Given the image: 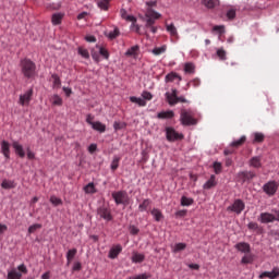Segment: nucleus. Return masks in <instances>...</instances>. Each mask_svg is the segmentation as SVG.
<instances>
[{
  "label": "nucleus",
  "mask_w": 279,
  "mask_h": 279,
  "mask_svg": "<svg viewBox=\"0 0 279 279\" xmlns=\"http://www.w3.org/2000/svg\"><path fill=\"white\" fill-rule=\"evenodd\" d=\"M20 64L24 77H26L27 80L36 77V63H34L32 59H23L21 60Z\"/></svg>",
  "instance_id": "nucleus-1"
},
{
  "label": "nucleus",
  "mask_w": 279,
  "mask_h": 279,
  "mask_svg": "<svg viewBox=\"0 0 279 279\" xmlns=\"http://www.w3.org/2000/svg\"><path fill=\"white\" fill-rule=\"evenodd\" d=\"M180 121L181 125L191 126L197 123V119H195V113L191 109H182L180 112Z\"/></svg>",
  "instance_id": "nucleus-2"
},
{
  "label": "nucleus",
  "mask_w": 279,
  "mask_h": 279,
  "mask_svg": "<svg viewBox=\"0 0 279 279\" xmlns=\"http://www.w3.org/2000/svg\"><path fill=\"white\" fill-rule=\"evenodd\" d=\"M111 196L114 199L117 206H119L121 204L123 206H128V204H130V196L128 195V192H125V191L113 192L111 194Z\"/></svg>",
  "instance_id": "nucleus-3"
},
{
  "label": "nucleus",
  "mask_w": 279,
  "mask_h": 279,
  "mask_svg": "<svg viewBox=\"0 0 279 279\" xmlns=\"http://www.w3.org/2000/svg\"><path fill=\"white\" fill-rule=\"evenodd\" d=\"M145 16L147 19L145 27H151L156 25V21H158V19H160L162 15L154 11V9L147 8Z\"/></svg>",
  "instance_id": "nucleus-4"
},
{
  "label": "nucleus",
  "mask_w": 279,
  "mask_h": 279,
  "mask_svg": "<svg viewBox=\"0 0 279 279\" xmlns=\"http://www.w3.org/2000/svg\"><path fill=\"white\" fill-rule=\"evenodd\" d=\"M278 187H279V184L272 180V181L266 182L263 185L262 191H264V193L268 197H274L276 195V193H278Z\"/></svg>",
  "instance_id": "nucleus-5"
},
{
  "label": "nucleus",
  "mask_w": 279,
  "mask_h": 279,
  "mask_svg": "<svg viewBox=\"0 0 279 279\" xmlns=\"http://www.w3.org/2000/svg\"><path fill=\"white\" fill-rule=\"evenodd\" d=\"M274 214L262 213L259 215L260 223H274V221H279V210L274 209Z\"/></svg>",
  "instance_id": "nucleus-6"
},
{
  "label": "nucleus",
  "mask_w": 279,
  "mask_h": 279,
  "mask_svg": "<svg viewBox=\"0 0 279 279\" xmlns=\"http://www.w3.org/2000/svg\"><path fill=\"white\" fill-rule=\"evenodd\" d=\"M228 213H234L235 215H241L243 210H245V202H243L241 198H238L233 202L232 205L227 207Z\"/></svg>",
  "instance_id": "nucleus-7"
},
{
  "label": "nucleus",
  "mask_w": 279,
  "mask_h": 279,
  "mask_svg": "<svg viewBox=\"0 0 279 279\" xmlns=\"http://www.w3.org/2000/svg\"><path fill=\"white\" fill-rule=\"evenodd\" d=\"M166 137L170 143H174V141H182L184 135L182 133H178L175 129L168 126L166 128Z\"/></svg>",
  "instance_id": "nucleus-8"
},
{
  "label": "nucleus",
  "mask_w": 279,
  "mask_h": 279,
  "mask_svg": "<svg viewBox=\"0 0 279 279\" xmlns=\"http://www.w3.org/2000/svg\"><path fill=\"white\" fill-rule=\"evenodd\" d=\"M97 216L99 219H104L105 221H112V210L108 206H100L97 209Z\"/></svg>",
  "instance_id": "nucleus-9"
},
{
  "label": "nucleus",
  "mask_w": 279,
  "mask_h": 279,
  "mask_svg": "<svg viewBox=\"0 0 279 279\" xmlns=\"http://www.w3.org/2000/svg\"><path fill=\"white\" fill-rule=\"evenodd\" d=\"M32 97H34L33 88L26 90L23 95L20 96L21 106H29V101H32Z\"/></svg>",
  "instance_id": "nucleus-10"
},
{
  "label": "nucleus",
  "mask_w": 279,
  "mask_h": 279,
  "mask_svg": "<svg viewBox=\"0 0 279 279\" xmlns=\"http://www.w3.org/2000/svg\"><path fill=\"white\" fill-rule=\"evenodd\" d=\"M238 178L243 182H250L251 180H254L256 178V173L252 171H242L238 173Z\"/></svg>",
  "instance_id": "nucleus-11"
},
{
  "label": "nucleus",
  "mask_w": 279,
  "mask_h": 279,
  "mask_svg": "<svg viewBox=\"0 0 279 279\" xmlns=\"http://www.w3.org/2000/svg\"><path fill=\"white\" fill-rule=\"evenodd\" d=\"M201 3L207 10H215V8H219L221 5L220 0H201Z\"/></svg>",
  "instance_id": "nucleus-12"
},
{
  "label": "nucleus",
  "mask_w": 279,
  "mask_h": 279,
  "mask_svg": "<svg viewBox=\"0 0 279 279\" xmlns=\"http://www.w3.org/2000/svg\"><path fill=\"white\" fill-rule=\"evenodd\" d=\"M166 99L169 106H175L178 104V89H172V93H166Z\"/></svg>",
  "instance_id": "nucleus-13"
},
{
  "label": "nucleus",
  "mask_w": 279,
  "mask_h": 279,
  "mask_svg": "<svg viewBox=\"0 0 279 279\" xmlns=\"http://www.w3.org/2000/svg\"><path fill=\"white\" fill-rule=\"evenodd\" d=\"M235 250H238V252H241L242 254H250V252H252V246H250V243L240 242L235 244Z\"/></svg>",
  "instance_id": "nucleus-14"
},
{
  "label": "nucleus",
  "mask_w": 279,
  "mask_h": 279,
  "mask_svg": "<svg viewBox=\"0 0 279 279\" xmlns=\"http://www.w3.org/2000/svg\"><path fill=\"white\" fill-rule=\"evenodd\" d=\"M215 186H217V177L211 174L209 180L203 185V189L205 191H210V189H215Z\"/></svg>",
  "instance_id": "nucleus-15"
},
{
  "label": "nucleus",
  "mask_w": 279,
  "mask_h": 279,
  "mask_svg": "<svg viewBox=\"0 0 279 279\" xmlns=\"http://www.w3.org/2000/svg\"><path fill=\"white\" fill-rule=\"evenodd\" d=\"M120 252H123V247L121 246V244L112 246L111 250L109 251V258L111 259L117 258Z\"/></svg>",
  "instance_id": "nucleus-16"
},
{
  "label": "nucleus",
  "mask_w": 279,
  "mask_h": 279,
  "mask_svg": "<svg viewBox=\"0 0 279 279\" xmlns=\"http://www.w3.org/2000/svg\"><path fill=\"white\" fill-rule=\"evenodd\" d=\"M12 147L20 158H25V150L23 149V145H21L19 142H13Z\"/></svg>",
  "instance_id": "nucleus-17"
},
{
  "label": "nucleus",
  "mask_w": 279,
  "mask_h": 279,
  "mask_svg": "<svg viewBox=\"0 0 279 279\" xmlns=\"http://www.w3.org/2000/svg\"><path fill=\"white\" fill-rule=\"evenodd\" d=\"M1 151L7 159H10V143L8 141L1 142Z\"/></svg>",
  "instance_id": "nucleus-18"
},
{
  "label": "nucleus",
  "mask_w": 279,
  "mask_h": 279,
  "mask_svg": "<svg viewBox=\"0 0 279 279\" xmlns=\"http://www.w3.org/2000/svg\"><path fill=\"white\" fill-rule=\"evenodd\" d=\"M175 80H179V82H182V76H180L175 72H170L169 74L166 75L165 82L169 84V82H175Z\"/></svg>",
  "instance_id": "nucleus-19"
},
{
  "label": "nucleus",
  "mask_w": 279,
  "mask_h": 279,
  "mask_svg": "<svg viewBox=\"0 0 279 279\" xmlns=\"http://www.w3.org/2000/svg\"><path fill=\"white\" fill-rule=\"evenodd\" d=\"M254 263V254L252 252L245 253L241 259L242 265H252Z\"/></svg>",
  "instance_id": "nucleus-20"
},
{
  "label": "nucleus",
  "mask_w": 279,
  "mask_h": 279,
  "mask_svg": "<svg viewBox=\"0 0 279 279\" xmlns=\"http://www.w3.org/2000/svg\"><path fill=\"white\" fill-rule=\"evenodd\" d=\"M175 117V113L173 110L168 111H161L157 114V119H173Z\"/></svg>",
  "instance_id": "nucleus-21"
},
{
  "label": "nucleus",
  "mask_w": 279,
  "mask_h": 279,
  "mask_svg": "<svg viewBox=\"0 0 279 279\" xmlns=\"http://www.w3.org/2000/svg\"><path fill=\"white\" fill-rule=\"evenodd\" d=\"M150 215H153L155 221H162V219L165 218V216L162 215V211H160V209L158 208H153L150 210Z\"/></svg>",
  "instance_id": "nucleus-22"
},
{
  "label": "nucleus",
  "mask_w": 279,
  "mask_h": 279,
  "mask_svg": "<svg viewBox=\"0 0 279 279\" xmlns=\"http://www.w3.org/2000/svg\"><path fill=\"white\" fill-rule=\"evenodd\" d=\"M130 101L132 104H137V106H140L141 108H145V106H147V101H145V99L138 98L136 96H131Z\"/></svg>",
  "instance_id": "nucleus-23"
},
{
  "label": "nucleus",
  "mask_w": 279,
  "mask_h": 279,
  "mask_svg": "<svg viewBox=\"0 0 279 279\" xmlns=\"http://www.w3.org/2000/svg\"><path fill=\"white\" fill-rule=\"evenodd\" d=\"M23 274L19 272L15 268L8 272L7 279H21Z\"/></svg>",
  "instance_id": "nucleus-24"
},
{
  "label": "nucleus",
  "mask_w": 279,
  "mask_h": 279,
  "mask_svg": "<svg viewBox=\"0 0 279 279\" xmlns=\"http://www.w3.org/2000/svg\"><path fill=\"white\" fill-rule=\"evenodd\" d=\"M92 128L93 130H96V132H100V133L106 132V124L99 121L92 123Z\"/></svg>",
  "instance_id": "nucleus-25"
},
{
  "label": "nucleus",
  "mask_w": 279,
  "mask_h": 279,
  "mask_svg": "<svg viewBox=\"0 0 279 279\" xmlns=\"http://www.w3.org/2000/svg\"><path fill=\"white\" fill-rule=\"evenodd\" d=\"M250 167H254V169H260V167H263V163L260 162V157L251 158Z\"/></svg>",
  "instance_id": "nucleus-26"
},
{
  "label": "nucleus",
  "mask_w": 279,
  "mask_h": 279,
  "mask_svg": "<svg viewBox=\"0 0 279 279\" xmlns=\"http://www.w3.org/2000/svg\"><path fill=\"white\" fill-rule=\"evenodd\" d=\"M62 19H64V14L62 13H54L52 14V25H60V23H62Z\"/></svg>",
  "instance_id": "nucleus-27"
},
{
  "label": "nucleus",
  "mask_w": 279,
  "mask_h": 279,
  "mask_svg": "<svg viewBox=\"0 0 279 279\" xmlns=\"http://www.w3.org/2000/svg\"><path fill=\"white\" fill-rule=\"evenodd\" d=\"M149 206H151V199L146 198V199H144V201L140 204L138 210H140L141 213H145V210H147V208H149Z\"/></svg>",
  "instance_id": "nucleus-28"
},
{
  "label": "nucleus",
  "mask_w": 279,
  "mask_h": 279,
  "mask_svg": "<svg viewBox=\"0 0 279 279\" xmlns=\"http://www.w3.org/2000/svg\"><path fill=\"white\" fill-rule=\"evenodd\" d=\"M166 29L170 34V36H173L174 38H178V28H175V25L167 24Z\"/></svg>",
  "instance_id": "nucleus-29"
},
{
  "label": "nucleus",
  "mask_w": 279,
  "mask_h": 279,
  "mask_svg": "<svg viewBox=\"0 0 279 279\" xmlns=\"http://www.w3.org/2000/svg\"><path fill=\"white\" fill-rule=\"evenodd\" d=\"M1 186L5 190L9 189H16V183H14V181H10V180H3L1 183Z\"/></svg>",
  "instance_id": "nucleus-30"
},
{
  "label": "nucleus",
  "mask_w": 279,
  "mask_h": 279,
  "mask_svg": "<svg viewBox=\"0 0 279 279\" xmlns=\"http://www.w3.org/2000/svg\"><path fill=\"white\" fill-rule=\"evenodd\" d=\"M76 254H77V248H72L68 251L66 253L68 265H71V262L73 260V258H75Z\"/></svg>",
  "instance_id": "nucleus-31"
},
{
  "label": "nucleus",
  "mask_w": 279,
  "mask_h": 279,
  "mask_svg": "<svg viewBox=\"0 0 279 279\" xmlns=\"http://www.w3.org/2000/svg\"><path fill=\"white\" fill-rule=\"evenodd\" d=\"M50 101L52 106H62L63 100L62 97L58 96V94H54L51 98Z\"/></svg>",
  "instance_id": "nucleus-32"
},
{
  "label": "nucleus",
  "mask_w": 279,
  "mask_h": 279,
  "mask_svg": "<svg viewBox=\"0 0 279 279\" xmlns=\"http://www.w3.org/2000/svg\"><path fill=\"white\" fill-rule=\"evenodd\" d=\"M119 162H121V157L114 156L111 161V171H117L119 169Z\"/></svg>",
  "instance_id": "nucleus-33"
},
{
  "label": "nucleus",
  "mask_w": 279,
  "mask_h": 279,
  "mask_svg": "<svg viewBox=\"0 0 279 279\" xmlns=\"http://www.w3.org/2000/svg\"><path fill=\"white\" fill-rule=\"evenodd\" d=\"M78 56H82L85 60H88L90 58V53L88 52V49L84 47H78L77 49Z\"/></svg>",
  "instance_id": "nucleus-34"
},
{
  "label": "nucleus",
  "mask_w": 279,
  "mask_h": 279,
  "mask_svg": "<svg viewBox=\"0 0 279 279\" xmlns=\"http://www.w3.org/2000/svg\"><path fill=\"white\" fill-rule=\"evenodd\" d=\"M145 260V255L141 253H133L132 255V263H143Z\"/></svg>",
  "instance_id": "nucleus-35"
},
{
  "label": "nucleus",
  "mask_w": 279,
  "mask_h": 279,
  "mask_svg": "<svg viewBox=\"0 0 279 279\" xmlns=\"http://www.w3.org/2000/svg\"><path fill=\"white\" fill-rule=\"evenodd\" d=\"M184 250H186V243H177L174 244L172 252L178 254V252H184Z\"/></svg>",
  "instance_id": "nucleus-36"
},
{
  "label": "nucleus",
  "mask_w": 279,
  "mask_h": 279,
  "mask_svg": "<svg viewBox=\"0 0 279 279\" xmlns=\"http://www.w3.org/2000/svg\"><path fill=\"white\" fill-rule=\"evenodd\" d=\"M84 191H85V193L90 194V195L97 193V189H95V183H88V184L84 187Z\"/></svg>",
  "instance_id": "nucleus-37"
},
{
  "label": "nucleus",
  "mask_w": 279,
  "mask_h": 279,
  "mask_svg": "<svg viewBox=\"0 0 279 279\" xmlns=\"http://www.w3.org/2000/svg\"><path fill=\"white\" fill-rule=\"evenodd\" d=\"M247 228H248V230H254L258 234H260V232H263V228H260V226H258L256 222H250L247 225Z\"/></svg>",
  "instance_id": "nucleus-38"
},
{
  "label": "nucleus",
  "mask_w": 279,
  "mask_h": 279,
  "mask_svg": "<svg viewBox=\"0 0 279 279\" xmlns=\"http://www.w3.org/2000/svg\"><path fill=\"white\" fill-rule=\"evenodd\" d=\"M97 5H98V8H100V10H105V12H107V10L110 5V2H108V0H99L97 2Z\"/></svg>",
  "instance_id": "nucleus-39"
},
{
  "label": "nucleus",
  "mask_w": 279,
  "mask_h": 279,
  "mask_svg": "<svg viewBox=\"0 0 279 279\" xmlns=\"http://www.w3.org/2000/svg\"><path fill=\"white\" fill-rule=\"evenodd\" d=\"M245 141H247V137L243 135L240 140L232 142L231 147H241V145H243Z\"/></svg>",
  "instance_id": "nucleus-40"
},
{
  "label": "nucleus",
  "mask_w": 279,
  "mask_h": 279,
  "mask_svg": "<svg viewBox=\"0 0 279 279\" xmlns=\"http://www.w3.org/2000/svg\"><path fill=\"white\" fill-rule=\"evenodd\" d=\"M184 72L185 73H190V74L195 73V64H193V63H185Z\"/></svg>",
  "instance_id": "nucleus-41"
},
{
  "label": "nucleus",
  "mask_w": 279,
  "mask_h": 279,
  "mask_svg": "<svg viewBox=\"0 0 279 279\" xmlns=\"http://www.w3.org/2000/svg\"><path fill=\"white\" fill-rule=\"evenodd\" d=\"M165 51H167V47L166 46H161L159 48H154L153 49L154 56H162V53H165Z\"/></svg>",
  "instance_id": "nucleus-42"
},
{
  "label": "nucleus",
  "mask_w": 279,
  "mask_h": 279,
  "mask_svg": "<svg viewBox=\"0 0 279 279\" xmlns=\"http://www.w3.org/2000/svg\"><path fill=\"white\" fill-rule=\"evenodd\" d=\"M193 198H189L186 196L181 197V206H192Z\"/></svg>",
  "instance_id": "nucleus-43"
},
{
  "label": "nucleus",
  "mask_w": 279,
  "mask_h": 279,
  "mask_svg": "<svg viewBox=\"0 0 279 279\" xmlns=\"http://www.w3.org/2000/svg\"><path fill=\"white\" fill-rule=\"evenodd\" d=\"M140 47L138 46H133L131 47L126 52L125 56L132 57V56H136V53L138 52Z\"/></svg>",
  "instance_id": "nucleus-44"
},
{
  "label": "nucleus",
  "mask_w": 279,
  "mask_h": 279,
  "mask_svg": "<svg viewBox=\"0 0 279 279\" xmlns=\"http://www.w3.org/2000/svg\"><path fill=\"white\" fill-rule=\"evenodd\" d=\"M52 80H53V87L60 88V86L62 85V82L60 81V76H58L57 74H52Z\"/></svg>",
  "instance_id": "nucleus-45"
},
{
  "label": "nucleus",
  "mask_w": 279,
  "mask_h": 279,
  "mask_svg": "<svg viewBox=\"0 0 279 279\" xmlns=\"http://www.w3.org/2000/svg\"><path fill=\"white\" fill-rule=\"evenodd\" d=\"M40 228H43V225H40V223L32 225L28 228V234H34V232H36V230H40Z\"/></svg>",
  "instance_id": "nucleus-46"
},
{
  "label": "nucleus",
  "mask_w": 279,
  "mask_h": 279,
  "mask_svg": "<svg viewBox=\"0 0 279 279\" xmlns=\"http://www.w3.org/2000/svg\"><path fill=\"white\" fill-rule=\"evenodd\" d=\"M126 123L125 122H114L113 123V129L116 130V132H119V130H124V128H126Z\"/></svg>",
  "instance_id": "nucleus-47"
},
{
  "label": "nucleus",
  "mask_w": 279,
  "mask_h": 279,
  "mask_svg": "<svg viewBox=\"0 0 279 279\" xmlns=\"http://www.w3.org/2000/svg\"><path fill=\"white\" fill-rule=\"evenodd\" d=\"M213 167H214V171H215L216 175H219V173H221V169H222L221 162L216 161V162H214Z\"/></svg>",
  "instance_id": "nucleus-48"
},
{
  "label": "nucleus",
  "mask_w": 279,
  "mask_h": 279,
  "mask_svg": "<svg viewBox=\"0 0 279 279\" xmlns=\"http://www.w3.org/2000/svg\"><path fill=\"white\" fill-rule=\"evenodd\" d=\"M217 56H218V58H219V60H227V53H226V50H223V48H219L218 50H217Z\"/></svg>",
  "instance_id": "nucleus-49"
},
{
  "label": "nucleus",
  "mask_w": 279,
  "mask_h": 279,
  "mask_svg": "<svg viewBox=\"0 0 279 279\" xmlns=\"http://www.w3.org/2000/svg\"><path fill=\"white\" fill-rule=\"evenodd\" d=\"M50 202L53 206H61L62 199L57 196H51Z\"/></svg>",
  "instance_id": "nucleus-50"
},
{
  "label": "nucleus",
  "mask_w": 279,
  "mask_h": 279,
  "mask_svg": "<svg viewBox=\"0 0 279 279\" xmlns=\"http://www.w3.org/2000/svg\"><path fill=\"white\" fill-rule=\"evenodd\" d=\"M142 97L144 99V101H151L154 99V95H151V93L149 92H143L142 93Z\"/></svg>",
  "instance_id": "nucleus-51"
},
{
  "label": "nucleus",
  "mask_w": 279,
  "mask_h": 279,
  "mask_svg": "<svg viewBox=\"0 0 279 279\" xmlns=\"http://www.w3.org/2000/svg\"><path fill=\"white\" fill-rule=\"evenodd\" d=\"M119 34V28H114L112 32L109 33L108 38H110V40H114V38H118Z\"/></svg>",
  "instance_id": "nucleus-52"
},
{
  "label": "nucleus",
  "mask_w": 279,
  "mask_h": 279,
  "mask_svg": "<svg viewBox=\"0 0 279 279\" xmlns=\"http://www.w3.org/2000/svg\"><path fill=\"white\" fill-rule=\"evenodd\" d=\"M254 141L255 143H263V141H265V135H263V133H255Z\"/></svg>",
  "instance_id": "nucleus-53"
},
{
  "label": "nucleus",
  "mask_w": 279,
  "mask_h": 279,
  "mask_svg": "<svg viewBox=\"0 0 279 279\" xmlns=\"http://www.w3.org/2000/svg\"><path fill=\"white\" fill-rule=\"evenodd\" d=\"M100 56L108 60L110 58V53H108V50H106L104 47H98Z\"/></svg>",
  "instance_id": "nucleus-54"
},
{
  "label": "nucleus",
  "mask_w": 279,
  "mask_h": 279,
  "mask_svg": "<svg viewBox=\"0 0 279 279\" xmlns=\"http://www.w3.org/2000/svg\"><path fill=\"white\" fill-rule=\"evenodd\" d=\"M235 16H236V10L230 9V10L227 12V19H229L230 21H232V19H235Z\"/></svg>",
  "instance_id": "nucleus-55"
},
{
  "label": "nucleus",
  "mask_w": 279,
  "mask_h": 279,
  "mask_svg": "<svg viewBox=\"0 0 279 279\" xmlns=\"http://www.w3.org/2000/svg\"><path fill=\"white\" fill-rule=\"evenodd\" d=\"M263 278H270V279H274V275H272V271H264L259 275V279H263Z\"/></svg>",
  "instance_id": "nucleus-56"
},
{
  "label": "nucleus",
  "mask_w": 279,
  "mask_h": 279,
  "mask_svg": "<svg viewBox=\"0 0 279 279\" xmlns=\"http://www.w3.org/2000/svg\"><path fill=\"white\" fill-rule=\"evenodd\" d=\"M149 278H151V275H148V274H142L134 277H130V279H149Z\"/></svg>",
  "instance_id": "nucleus-57"
},
{
  "label": "nucleus",
  "mask_w": 279,
  "mask_h": 279,
  "mask_svg": "<svg viewBox=\"0 0 279 279\" xmlns=\"http://www.w3.org/2000/svg\"><path fill=\"white\" fill-rule=\"evenodd\" d=\"M194 86V88H197V86H199V84H202V81H199V78H194L192 80L190 83H187V86Z\"/></svg>",
  "instance_id": "nucleus-58"
},
{
  "label": "nucleus",
  "mask_w": 279,
  "mask_h": 279,
  "mask_svg": "<svg viewBox=\"0 0 279 279\" xmlns=\"http://www.w3.org/2000/svg\"><path fill=\"white\" fill-rule=\"evenodd\" d=\"M17 270L21 274H27V266H25V264H22V265L17 266Z\"/></svg>",
  "instance_id": "nucleus-59"
},
{
  "label": "nucleus",
  "mask_w": 279,
  "mask_h": 279,
  "mask_svg": "<svg viewBox=\"0 0 279 279\" xmlns=\"http://www.w3.org/2000/svg\"><path fill=\"white\" fill-rule=\"evenodd\" d=\"M72 269H73V271H81L82 270V263H80V262L74 263Z\"/></svg>",
  "instance_id": "nucleus-60"
},
{
  "label": "nucleus",
  "mask_w": 279,
  "mask_h": 279,
  "mask_svg": "<svg viewBox=\"0 0 279 279\" xmlns=\"http://www.w3.org/2000/svg\"><path fill=\"white\" fill-rule=\"evenodd\" d=\"M85 40H86L87 43H97V38H96L95 36H93V35L86 36V37H85Z\"/></svg>",
  "instance_id": "nucleus-61"
},
{
  "label": "nucleus",
  "mask_w": 279,
  "mask_h": 279,
  "mask_svg": "<svg viewBox=\"0 0 279 279\" xmlns=\"http://www.w3.org/2000/svg\"><path fill=\"white\" fill-rule=\"evenodd\" d=\"M27 158L28 160H34V158H36V155L29 148H27Z\"/></svg>",
  "instance_id": "nucleus-62"
},
{
  "label": "nucleus",
  "mask_w": 279,
  "mask_h": 279,
  "mask_svg": "<svg viewBox=\"0 0 279 279\" xmlns=\"http://www.w3.org/2000/svg\"><path fill=\"white\" fill-rule=\"evenodd\" d=\"M89 154H95L97 151V144H90L88 147Z\"/></svg>",
  "instance_id": "nucleus-63"
},
{
  "label": "nucleus",
  "mask_w": 279,
  "mask_h": 279,
  "mask_svg": "<svg viewBox=\"0 0 279 279\" xmlns=\"http://www.w3.org/2000/svg\"><path fill=\"white\" fill-rule=\"evenodd\" d=\"M130 232H131V234H137L138 233V228H136L135 226H131L130 227Z\"/></svg>",
  "instance_id": "nucleus-64"
}]
</instances>
